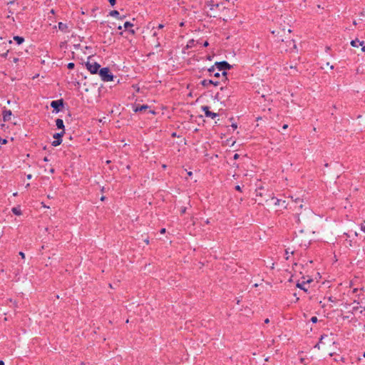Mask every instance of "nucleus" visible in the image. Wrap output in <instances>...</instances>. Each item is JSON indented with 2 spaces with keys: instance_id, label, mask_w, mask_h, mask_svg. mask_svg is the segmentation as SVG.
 I'll return each mask as SVG.
<instances>
[{
  "instance_id": "25",
  "label": "nucleus",
  "mask_w": 365,
  "mask_h": 365,
  "mask_svg": "<svg viewBox=\"0 0 365 365\" xmlns=\"http://www.w3.org/2000/svg\"><path fill=\"white\" fill-rule=\"evenodd\" d=\"M197 43H200L203 47H207L209 46V42L207 41H205L203 43H201L200 41H197Z\"/></svg>"
},
{
  "instance_id": "17",
  "label": "nucleus",
  "mask_w": 365,
  "mask_h": 365,
  "mask_svg": "<svg viewBox=\"0 0 365 365\" xmlns=\"http://www.w3.org/2000/svg\"><path fill=\"white\" fill-rule=\"evenodd\" d=\"M11 212L14 215H22V211L21 210V206L20 205H18L16 207H14L11 208Z\"/></svg>"
},
{
  "instance_id": "44",
  "label": "nucleus",
  "mask_w": 365,
  "mask_h": 365,
  "mask_svg": "<svg viewBox=\"0 0 365 365\" xmlns=\"http://www.w3.org/2000/svg\"><path fill=\"white\" fill-rule=\"evenodd\" d=\"M0 128H1V129H4V128H6V124H4V123H0Z\"/></svg>"
},
{
  "instance_id": "45",
  "label": "nucleus",
  "mask_w": 365,
  "mask_h": 365,
  "mask_svg": "<svg viewBox=\"0 0 365 365\" xmlns=\"http://www.w3.org/2000/svg\"><path fill=\"white\" fill-rule=\"evenodd\" d=\"M289 68H290L291 69H295V70L297 71V66H296V65H295V66H292V65H291V66H289Z\"/></svg>"
},
{
  "instance_id": "58",
  "label": "nucleus",
  "mask_w": 365,
  "mask_h": 365,
  "mask_svg": "<svg viewBox=\"0 0 365 365\" xmlns=\"http://www.w3.org/2000/svg\"><path fill=\"white\" fill-rule=\"evenodd\" d=\"M288 125L287 124H284L282 127L283 129H287Z\"/></svg>"
},
{
  "instance_id": "18",
  "label": "nucleus",
  "mask_w": 365,
  "mask_h": 365,
  "mask_svg": "<svg viewBox=\"0 0 365 365\" xmlns=\"http://www.w3.org/2000/svg\"><path fill=\"white\" fill-rule=\"evenodd\" d=\"M58 29L63 32H68V26L65 23H63V22H59L58 24Z\"/></svg>"
},
{
  "instance_id": "30",
  "label": "nucleus",
  "mask_w": 365,
  "mask_h": 365,
  "mask_svg": "<svg viewBox=\"0 0 365 365\" xmlns=\"http://www.w3.org/2000/svg\"><path fill=\"white\" fill-rule=\"evenodd\" d=\"M164 26H165V25H164V24H159L158 25V26L156 27V29H163V28H164ZM154 29H155V27H153V31Z\"/></svg>"
},
{
  "instance_id": "41",
  "label": "nucleus",
  "mask_w": 365,
  "mask_h": 365,
  "mask_svg": "<svg viewBox=\"0 0 365 365\" xmlns=\"http://www.w3.org/2000/svg\"><path fill=\"white\" fill-rule=\"evenodd\" d=\"M361 230L365 232V225L363 224L361 225Z\"/></svg>"
},
{
  "instance_id": "64",
  "label": "nucleus",
  "mask_w": 365,
  "mask_h": 365,
  "mask_svg": "<svg viewBox=\"0 0 365 365\" xmlns=\"http://www.w3.org/2000/svg\"><path fill=\"white\" fill-rule=\"evenodd\" d=\"M54 171H55V170H54L53 168H51V169L50 170V172H51V173H54Z\"/></svg>"
},
{
  "instance_id": "20",
  "label": "nucleus",
  "mask_w": 365,
  "mask_h": 365,
  "mask_svg": "<svg viewBox=\"0 0 365 365\" xmlns=\"http://www.w3.org/2000/svg\"><path fill=\"white\" fill-rule=\"evenodd\" d=\"M109 15L118 19L119 17L120 13L117 10H112L109 12Z\"/></svg>"
},
{
  "instance_id": "21",
  "label": "nucleus",
  "mask_w": 365,
  "mask_h": 365,
  "mask_svg": "<svg viewBox=\"0 0 365 365\" xmlns=\"http://www.w3.org/2000/svg\"><path fill=\"white\" fill-rule=\"evenodd\" d=\"M195 41L194 39L189 40L186 46V48L188 49L192 48L195 46Z\"/></svg>"
},
{
  "instance_id": "50",
  "label": "nucleus",
  "mask_w": 365,
  "mask_h": 365,
  "mask_svg": "<svg viewBox=\"0 0 365 365\" xmlns=\"http://www.w3.org/2000/svg\"><path fill=\"white\" fill-rule=\"evenodd\" d=\"M233 167H235V168H239V165L236 163H234L233 165H232Z\"/></svg>"
},
{
  "instance_id": "42",
  "label": "nucleus",
  "mask_w": 365,
  "mask_h": 365,
  "mask_svg": "<svg viewBox=\"0 0 365 365\" xmlns=\"http://www.w3.org/2000/svg\"><path fill=\"white\" fill-rule=\"evenodd\" d=\"M212 57H213L212 56L207 55V56H206V59H207V60H208V61H211V60H212Z\"/></svg>"
},
{
  "instance_id": "29",
  "label": "nucleus",
  "mask_w": 365,
  "mask_h": 365,
  "mask_svg": "<svg viewBox=\"0 0 365 365\" xmlns=\"http://www.w3.org/2000/svg\"><path fill=\"white\" fill-rule=\"evenodd\" d=\"M9 52V49H8V50H6V52H4V53H3L0 54L1 57V58H6V57H7V56H8Z\"/></svg>"
},
{
  "instance_id": "24",
  "label": "nucleus",
  "mask_w": 365,
  "mask_h": 365,
  "mask_svg": "<svg viewBox=\"0 0 365 365\" xmlns=\"http://www.w3.org/2000/svg\"><path fill=\"white\" fill-rule=\"evenodd\" d=\"M328 337V335L327 334H323L321 335L320 338H319V343L320 344H322L324 343L323 341L325 338H327Z\"/></svg>"
},
{
  "instance_id": "47",
  "label": "nucleus",
  "mask_w": 365,
  "mask_h": 365,
  "mask_svg": "<svg viewBox=\"0 0 365 365\" xmlns=\"http://www.w3.org/2000/svg\"><path fill=\"white\" fill-rule=\"evenodd\" d=\"M319 344L320 343H317L315 346H314V348L317 349H320V346H319Z\"/></svg>"
},
{
  "instance_id": "26",
  "label": "nucleus",
  "mask_w": 365,
  "mask_h": 365,
  "mask_svg": "<svg viewBox=\"0 0 365 365\" xmlns=\"http://www.w3.org/2000/svg\"><path fill=\"white\" fill-rule=\"evenodd\" d=\"M74 67H75V63H73V62L68 63L67 64V68H68V69H70V70L73 69V68H74Z\"/></svg>"
},
{
  "instance_id": "4",
  "label": "nucleus",
  "mask_w": 365,
  "mask_h": 365,
  "mask_svg": "<svg viewBox=\"0 0 365 365\" xmlns=\"http://www.w3.org/2000/svg\"><path fill=\"white\" fill-rule=\"evenodd\" d=\"M85 66L87 68V70L91 73V74H98L101 70V65L97 62H90L89 61H87L85 63Z\"/></svg>"
},
{
  "instance_id": "52",
  "label": "nucleus",
  "mask_w": 365,
  "mask_h": 365,
  "mask_svg": "<svg viewBox=\"0 0 365 365\" xmlns=\"http://www.w3.org/2000/svg\"><path fill=\"white\" fill-rule=\"evenodd\" d=\"M157 35H158L157 31L154 30V31H153V36H157Z\"/></svg>"
},
{
  "instance_id": "22",
  "label": "nucleus",
  "mask_w": 365,
  "mask_h": 365,
  "mask_svg": "<svg viewBox=\"0 0 365 365\" xmlns=\"http://www.w3.org/2000/svg\"><path fill=\"white\" fill-rule=\"evenodd\" d=\"M294 217L296 223H297L298 225L301 223L299 214H298V213L294 214Z\"/></svg>"
},
{
  "instance_id": "60",
  "label": "nucleus",
  "mask_w": 365,
  "mask_h": 365,
  "mask_svg": "<svg viewBox=\"0 0 365 365\" xmlns=\"http://www.w3.org/2000/svg\"><path fill=\"white\" fill-rule=\"evenodd\" d=\"M187 175L190 177L192 175V173L191 171L187 172Z\"/></svg>"
},
{
  "instance_id": "38",
  "label": "nucleus",
  "mask_w": 365,
  "mask_h": 365,
  "mask_svg": "<svg viewBox=\"0 0 365 365\" xmlns=\"http://www.w3.org/2000/svg\"><path fill=\"white\" fill-rule=\"evenodd\" d=\"M166 232V229L163 227L160 230V234H165Z\"/></svg>"
},
{
  "instance_id": "43",
  "label": "nucleus",
  "mask_w": 365,
  "mask_h": 365,
  "mask_svg": "<svg viewBox=\"0 0 365 365\" xmlns=\"http://www.w3.org/2000/svg\"><path fill=\"white\" fill-rule=\"evenodd\" d=\"M328 300L329 302H335V300L334 299L333 297H331V296L328 298Z\"/></svg>"
},
{
  "instance_id": "57",
  "label": "nucleus",
  "mask_w": 365,
  "mask_h": 365,
  "mask_svg": "<svg viewBox=\"0 0 365 365\" xmlns=\"http://www.w3.org/2000/svg\"><path fill=\"white\" fill-rule=\"evenodd\" d=\"M18 61H19V58H14V63H16V62H18Z\"/></svg>"
},
{
  "instance_id": "8",
  "label": "nucleus",
  "mask_w": 365,
  "mask_h": 365,
  "mask_svg": "<svg viewBox=\"0 0 365 365\" xmlns=\"http://www.w3.org/2000/svg\"><path fill=\"white\" fill-rule=\"evenodd\" d=\"M220 81H214L212 79H204L200 81V84L202 85L203 87L207 88L210 85H213L215 86H217L220 85Z\"/></svg>"
},
{
  "instance_id": "33",
  "label": "nucleus",
  "mask_w": 365,
  "mask_h": 365,
  "mask_svg": "<svg viewBox=\"0 0 365 365\" xmlns=\"http://www.w3.org/2000/svg\"><path fill=\"white\" fill-rule=\"evenodd\" d=\"M187 208L185 207H182L180 208V214L183 215L186 212Z\"/></svg>"
},
{
  "instance_id": "28",
  "label": "nucleus",
  "mask_w": 365,
  "mask_h": 365,
  "mask_svg": "<svg viewBox=\"0 0 365 365\" xmlns=\"http://www.w3.org/2000/svg\"><path fill=\"white\" fill-rule=\"evenodd\" d=\"M310 322H312L313 324H315L318 322V319L317 317L314 316V317H311Z\"/></svg>"
},
{
  "instance_id": "16",
  "label": "nucleus",
  "mask_w": 365,
  "mask_h": 365,
  "mask_svg": "<svg viewBox=\"0 0 365 365\" xmlns=\"http://www.w3.org/2000/svg\"><path fill=\"white\" fill-rule=\"evenodd\" d=\"M13 38L18 46L21 45L25 41V38L20 36H14Z\"/></svg>"
},
{
  "instance_id": "40",
  "label": "nucleus",
  "mask_w": 365,
  "mask_h": 365,
  "mask_svg": "<svg viewBox=\"0 0 365 365\" xmlns=\"http://www.w3.org/2000/svg\"><path fill=\"white\" fill-rule=\"evenodd\" d=\"M19 255L21 257V258H25V254L23 252H19Z\"/></svg>"
},
{
  "instance_id": "14",
  "label": "nucleus",
  "mask_w": 365,
  "mask_h": 365,
  "mask_svg": "<svg viewBox=\"0 0 365 365\" xmlns=\"http://www.w3.org/2000/svg\"><path fill=\"white\" fill-rule=\"evenodd\" d=\"M56 126L58 129L62 130L61 131H65V126L63 123V120L61 118H57L56 120Z\"/></svg>"
},
{
  "instance_id": "27",
  "label": "nucleus",
  "mask_w": 365,
  "mask_h": 365,
  "mask_svg": "<svg viewBox=\"0 0 365 365\" xmlns=\"http://www.w3.org/2000/svg\"><path fill=\"white\" fill-rule=\"evenodd\" d=\"M8 143V140L6 138H2L0 136V144L1 145H6Z\"/></svg>"
},
{
  "instance_id": "32",
  "label": "nucleus",
  "mask_w": 365,
  "mask_h": 365,
  "mask_svg": "<svg viewBox=\"0 0 365 365\" xmlns=\"http://www.w3.org/2000/svg\"><path fill=\"white\" fill-rule=\"evenodd\" d=\"M211 76L215 77V78H220V73L219 72H213L212 75Z\"/></svg>"
},
{
  "instance_id": "11",
  "label": "nucleus",
  "mask_w": 365,
  "mask_h": 365,
  "mask_svg": "<svg viewBox=\"0 0 365 365\" xmlns=\"http://www.w3.org/2000/svg\"><path fill=\"white\" fill-rule=\"evenodd\" d=\"M133 24L130 21H125L123 24V27L125 31H128L130 34L134 35L135 34V31L132 29L133 27Z\"/></svg>"
},
{
  "instance_id": "35",
  "label": "nucleus",
  "mask_w": 365,
  "mask_h": 365,
  "mask_svg": "<svg viewBox=\"0 0 365 365\" xmlns=\"http://www.w3.org/2000/svg\"><path fill=\"white\" fill-rule=\"evenodd\" d=\"M231 127L232 128L233 130H235L237 128V124L236 123H232L231 124Z\"/></svg>"
},
{
  "instance_id": "59",
  "label": "nucleus",
  "mask_w": 365,
  "mask_h": 365,
  "mask_svg": "<svg viewBox=\"0 0 365 365\" xmlns=\"http://www.w3.org/2000/svg\"><path fill=\"white\" fill-rule=\"evenodd\" d=\"M110 163H111V160H108L106 161V163L107 165L110 164Z\"/></svg>"
},
{
  "instance_id": "51",
  "label": "nucleus",
  "mask_w": 365,
  "mask_h": 365,
  "mask_svg": "<svg viewBox=\"0 0 365 365\" xmlns=\"http://www.w3.org/2000/svg\"><path fill=\"white\" fill-rule=\"evenodd\" d=\"M106 199V197L104 195L101 196V201H104Z\"/></svg>"
},
{
  "instance_id": "31",
  "label": "nucleus",
  "mask_w": 365,
  "mask_h": 365,
  "mask_svg": "<svg viewBox=\"0 0 365 365\" xmlns=\"http://www.w3.org/2000/svg\"><path fill=\"white\" fill-rule=\"evenodd\" d=\"M111 6H114L116 4V0H108Z\"/></svg>"
},
{
  "instance_id": "15",
  "label": "nucleus",
  "mask_w": 365,
  "mask_h": 365,
  "mask_svg": "<svg viewBox=\"0 0 365 365\" xmlns=\"http://www.w3.org/2000/svg\"><path fill=\"white\" fill-rule=\"evenodd\" d=\"M350 43H351V46L357 48L359 46H363V44L364 43V41H359L356 38H355L354 40H351Z\"/></svg>"
},
{
  "instance_id": "46",
  "label": "nucleus",
  "mask_w": 365,
  "mask_h": 365,
  "mask_svg": "<svg viewBox=\"0 0 365 365\" xmlns=\"http://www.w3.org/2000/svg\"><path fill=\"white\" fill-rule=\"evenodd\" d=\"M26 178H27L28 180H31L32 178V175L31 174H28L26 175Z\"/></svg>"
},
{
  "instance_id": "23",
  "label": "nucleus",
  "mask_w": 365,
  "mask_h": 365,
  "mask_svg": "<svg viewBox=\"0 0 365 365\" xmlns=\"http://www.w3.org/2000/svg\"><path fill=\"white\" fill-rule=\"evenodd\" d=\"M227 74L228 73H227V71H222V76L224 78V82H226L227 81H228Z\"/></svg>"
},
{
  "instance_id": "53",
  "label": "nucleus",
  "mask_w": 365,
  "mask_h": 365,
  "mask_svg": "<svg viewBox=\"0 0 365 365\" xmlns=\"http://www.w3.org/2000/svg\"><path fill=\"white\" fill-rule=\"evenodd\" d=\"M362 46V47H361V50L363 52H365V46H364V45H363V46Z\"/></svg>"
},
{
  "instance_id": "63",
  "label": "nucleus",
  "mask_w": 365,
  "mask_h": 365,
  "mask_svg": "<svg viewBox=\"0 0 365 365\" xmlns=\"http://www.w3.org/2000/svg\"><path fill=\"white\" fill-rule=\"evenodd\" d=\"M236 299H237V304H239L240 302V299L239 298H237Z\"/></svg>"
},
{
  "instance_id": "34",
  "label": "nucleus",
  "mask_w": 365,
  "mask_h": 365,
  "mask_svg": "<svg viewBox=\"0 0 365 365\" xmlns=\"http://www.w3.org/2000/svg\"><path fill=\"white\" fill-rule=\"evenodd\" d=\"M235 190L239 191V192H242V187H241V186H240V185H236V186L235 187Z\"/></svg>"
},
{
  "instance_id": "54",
  "label": "nucleus",
  "mask_w": 365,
  "mask_h": 365,
  "mask_svg": "<svg viewBox=\"0 0 365 365\" xmlns=\"http://www.w3.org/2000/svg\"><path fill=\"white\" fill-rule=\"evenodd\" d=\"M264 323L265 324H268L269 323V319L268 318H267L265 320H264Z\"/></svg>"
},
{
  "instance_id": "7",
  "label": "nucleus",
  "mask_w": 365,
  "mask_h": 365,
  "mask_svg": "<svg viewBox=\"0 0 365 365\" xmlns=\"http://www.w3.org/2000/svg\"><path fill=\"white\" fill-rule=\"evenodd\" d=\"M149 108H150V106L146 104L140 105V104L135 103L133 105V110L134 113H140V112L146 111Z\"/></svg>"
},
{
  "instance_id": "2",
  "label": "nucleus",
  "mask_w": 365,
  "mask_h": 365,
  "mask_svg": "<svg viewBox=\"0 0 365 365\" xmlns=\"http://www.w3.org/2000/svg\"><path fill=\"white\" fill-rule=\"evenodd\" d=\"M98 75L104 82L113 81L114 78H116V76L113 74L109 67L101 68Z\"/></svg>"
},
{
  "instance_id": "49",
  "label": "nucleus",
  "mask_w": 365,
  "mask_h": 365,
  "mask_svg": "<svg viewBox=\"0 0 365 365\" xmlns=\"http://www.w3.org/2000/svg\"><path fill=\"white\" fill-rule=\"evenodd\" d=\"M43 160L44 162H48V161H49V160H48V157H44V158H43Z\"/></svg>"
},
{
  "instance_id": "56",
  "label": "nucleus",
  "mask_w": 365,
  "mask_h": 365,
  "mask_svg": "<svg viewBox=\"0 0 365 365\" xmlns=\"http://www.w3.org/2000/svg\"><path fill=\"white\" fill-rule=\"evenodd\" d=\"M294 297H296V302H297L299 299V298L297 297L296 293L294 294Z\"/></svg>"
},
{
  "instance_id": "13",
  "label": "nucleus",
  "mask_w": 365,
  "mask_h": 365,
  "mask_svg": "<svg viewBox=\"0 0 365 365\" xmlns=\"http://www.w3.org/2000/svg\"><path fill=\"white\" fill-rule=\"evenodd\" d=\"M272 199L275 200V202H274L275 205L282 206L284 208H287V204L286 203L285 200L278 199L274 196L272 197Z\"/></svg>"
},
{
  "instance_id": "9",
  "label": "nucleus",
  "mask_w": 365,
  "mask_h": 365,
  "mask_svg": "<svg viewBox=\"0 0 365 365\" xmlns=\"http://www.w3.org/2000/svg\"><path fill=\"white\" fill-rule=\"evenodd\" d=\"M313 281V279L312 278H309L308 279H307L306 281H302V282H300L299 281H298L297 282V287L299 288L301 290H303L304 292H308V289L307 288L305 287V284H309L311 283Z\"/></svg>"
},
{
  "instance_id": "12",
  "label": "nucleus",
  "mask_w": 365,
  "mask_h": 365,
  "mask_svg": "<svg viewBox=\"0 0 365 365\" xmlns=\"http://www.w3.org/2000/svg\"><path fill=\"white\" fill-rule=\"evenodd\" d=\"M230 96L231 92L227 93H221L220 92H217L214 96V100H217V101H219L224 98H229Z\"/></svg>"
},
{
  "instance_id": "36",
  "label": "nucleus",
  "mask_w": 365,
  "mask_h": 365,
  "mask_svg": "<svg viewBox=\"0 0 365 365\" xmlns=\"http://www.w3.org/2000/svg\"><path fill=\"white\" fill-rule=\"evenodd\" d=\"M240 158V155L238 153H235L234 155H233V159L235 160H237Z\"/></svg>"
},
{
  "instance_id": "19",
  "label": "nucleus",
  "mask_w": 365,
  "mask_h": 365,
  "mask_svg": "<svg viewBox=\"0 0 365 365\" xmlns=\"http://www.w3.org/2000/svg\"><path fill=\"white\" fill-rule=\"evenodd\" d=\"M220 91H221V92H220L221 93H229V92H231V93H232V91H231V89H230L229 87H227V86H222V87L220 88Z\"/></svg>"
},
{
  "instance_id": "6",
  "label": "nucleus",
  "mask_w": 365,
  "mask_h": 365,
  "mask_svg": "<svg viewBox=\"0 0 365 365\" xmlns=\"http://www.w3.org/2000/svg\"><path fill=\"white\" fill-rule=\"evenodd\" d=\"M201 109L207 118H211L212 119H214L219 115L218 113L210 111V107L208 106H202Z\"/></svg>"
},
{
  "instance_id": "61",
  "label": "nucleus",
  "mask_w": 365,
  "mask_h": 365,
  "mask_svg": "<svg viewBox=\"0 0 365 365\" xmlns=\"http://www.w3.org/2000/svg\"><path fill=\"white\" fill-rule=\"evenodd\" d=\"M0 365H4V361L3 360H0Z\"/></svg>"
},
{
  "instance_id": "3",
  "label": "nucleus",
  "mask_w": 365,
  "mask_h": 365,
  "mask_svg": "<svg viewBox=\"0 0 365 365\" xmlns=\"http://www.w3.org/2000/svg\"><path fill=\"white\" fill-rule=\"evenodd\" d=\"M65 101L63 98L52 101L50 103V106L53 108V113H58L61 112L65 106Z\"/></svg>"
},
{
  "instance_id": "5",
  "label": "nucleus",
  "mask_w": 365,
  "mask_h": 365,
  "mask_svg": "<svg viewBox=\"0 0 365 365\" xmlns=\"http://www.w3.org/2000/svg\"><path fill=\"white\" fill-rule=\"evenodd\" d=\"M65 134V131H61L60 133H56L53 135V138L55 140L51 143V145L53 147H57L61 144L63 141V136Z\"/></svg>"
},
{
  "instance_id": "1",
  "label": "nucleus",
  "mask_w": 365,
  "mask_h": 365,
  "mask_svg": "<svg viewBox=\"0 0 365 365\" xmlns=\"http://www.w3.org/2000/svg\"><path fill=\"white\" fill-rule=\"evenodd\" d=\"M232 67V65H230L226 61H216L213 66L207 69V71L209 73V76H212V73L215 71V68H217L218 71H222L230 70Z\"/></svg>"
},
{
  "instance_id": "48",
  "label": "nucleus",
  "mask_w": 365,
  "mask_h": 365,
  "mask_svg": "<svg viewBox=\"0 0 365 365\" xmlns=\"http://www.w3.org/2000/svg\"><path fill=\"white\" fill-rule=\"evenodd\" d=\"M148 112H149L150 113L153 114V115L156 114V112H155V110H150V109Z\"/></svg>"
},
{
  "instance_id": "55",
  "label": "nucleus",
  "mask_w": 365,
  "mask_h": 365,
  "mask_svg": "<svg viewBox=\"0 0 365 365\" xmlns=\"http://www.w3.org/2000/svg\"><path fill=\"white\" fill-rule=\"evenodd\" d=\"M16 0H11L8 4H13Z\"/></svg>"
},
{
  "instance_id": "10",
  "label": "nucleus",
  "mask_w": 365,
  "mask_h": 365,
  "mask_svg": "<svg viewBox=\"0 0 365 365\" xmlns=\"http://www.w3.org/2000/svg\"><path fill=\"white\" fill-rule=\"evenodd\" d=\"M3 120L4 122H8L11 120V117L12 115V112L11 110L7 109L6 107L3 108L2 110Z\"/></svg>"
},
{
  "instance_id": "37",
  "label": "nucleus",
  "mask_w": 365,
  "mask_h": 365,
  "mask_svg": "<svg viewBox=\"0 0 365 365\" xmlns=\"http://www.w3.org/2000/svg\"><path fill=\"white\" fill-rule=\"evenodd\" d=\"M171 137H172V138H178V137H179V135H177V133H176V132H173V133H171Z\"/></svg>"
},
{
  "instance_id": "39",
  "label": "nucleus",
  "mask_w": 365,
  "mask_h": 365,
  "mask_svg": "<svg viewBox=\"0 0 365 365\" xmlns=\"http://www.w3.org/2000/svg\"><path fill=\"white\" fill-rule=\"evenodd\" d=\"M126 16L125 15H119V17L118 18V19L119 20H123L124 19H125Z\"/></svg>"
},
{
  "instance_id": "62",
  "label": "nucleus",
  "mask_w": 365,
  "mask_h": 365,
  "mask_svg": "<svg viewBox=\"0 0 365 365\" xmlns=\"http://www.w3.org/2000/svg\"><path fill=\"white\" fill-rule=\"evenodd\" d=\"M145 242L147 245H148V244H149V240H148V239L145 240Z\"/></svg>"
}]
</instances>
